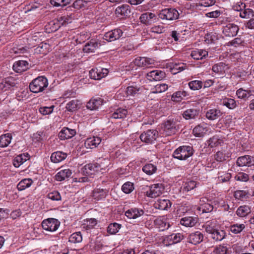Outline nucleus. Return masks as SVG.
I'll list each match as a JSON object with an SVG mask.
<instances>
[{
  "instance_id": "1",
  "label": "nucleus",
  "mask_w": 254,
  "mask_h": 254,
  "mask_svg": "<svg viewBox=\"0 0 254 254\" xmlns=\"http://www.w3.org/2000/svg\"><path fill=\"white\" fill-rule=\"evenodd\" d=\"M48 85V79L45 77L41 76L31 81L29 85V89L32 92L38 93L43 91Z\"/></svg>"
},
{
  "instance_id": "2",
  "label": "nucleus",
  "mask_w": 254,
  "mask_h": 254,
  "mask_svg": "<svg viewBox=\"0 0 254 254\" xmlns=\"http://www.w3.org/2000/svg\"><path fill=\"white\" fill-rule=\"evenodd\" d=\"M193 153L194 150L192 146H181L174 151L173 156L178 160H185L191 156Z\"/></svg>"
},
{
  "instance_id": "3",
  "label": "nucleus",
  "mask_w": 254,
  "mask_h": 254,
  "mask_svg": "<svg viewBox=\"0 0 254 254\" xmlns=\"http://www.w3.org/2000/svg\"><path fill=\"white\" fill-rule=\"evenodd\" d=\"M158 17L163 20L172 21L178 19L179 13L176 8H166L159 11Z\"/></svg>"
},
{
  "instance_id": "4",
  "label": "nucleus",
  "mask_w": 254,
  "mask_h": 254,
  "mask_svg": "<svg viewBox=\"0 0 254 254\" xmlns=\"http://www.w3.org/2000/svg\"><path fill=\"white\" fill-rule=\"evenodd\" d=\"M159 136L158 132L156 129H148L140 135L141 141L147 144H153Z\"/></svg>"
},
{
  "instance_id": "5",
  "label": "nucleus",
  "mask_w": 254,
  "mask_h": 254,
  "mask_svg": "<svg viewBox=\"0 0 254 254\" xmlns=\"http://www.w3.org/2000/svg\"><path fill=\"white\" fill-rule=\"evenodd\" d=\"M162 130L163 132L161 133L163 135L169 136L175 134L177 131V122L171 120L167 121L162 127Z\"/></svg>"
},
{
  "instance_id": "6",
  "label": "nucleus",
  "mask_w": 254,
  "mask_h": 254,
  "mask_svg": "<svg viewBox=\"0 0 254 254\" xmlns=\"http://www.w3.org/2000/svg\"><path fill=\"white\" fill-rule=\"evenodd\" d=\"M60 225V222L57 219L50 218L44 220L42 223V228L48 231H56Z\"/></svg>"
},
{
  "instance_id": "7",
  "label": "nucleus",
  "mask_w": 254,
  "mask_h": 254,
  "mask_svg": "<svg viewBox=\"0 0 254 254\" xmlns=\"http://www.w3.org/2000/svg\"><path fill=\"white\" fill-rule=\"evenodd\" d=\"M239 28L234 23H228L222 27V33L224 36L227 37H233L237 35Z\"/></svg>"
},
{
  "instance_id": "8",
  "label": "nucleus",
  "mask_w": 254,
  "mask_h": 254,
  "mask_svg": "<svg viewBox=\"0 0 254 254\" xmlns=\"http://www.w3.org/2000/svg\"><path fill=\"white\" fill-rule=\"evenodd\" d=\"M164 187L162 184H156L151 185L149 190L146 192L148 197L155 198L162 194Z\"/></svg>"
},
{
  "instance_id": "9",
  "label": "nucleus",
  "mask_w": 254,
  "mask_h": 254,
  "mask_svg": "<svg viewBox=\"0 0 254 254\" xmlns=\"http://www.w3.org/2000/svg\"><path fill=\"white\" fill-rule=\"evenodd\" d=\"M130 12V7L127 4L120 5L115 10L116 16L121 19L129 16Z\"/></svg>"
},
{
  "instance_id": "10",
  "label": "nucleus",
  "mask_w": 254,
  "mask_h": 254,
  "mask_svg": "<svg viewBox=\"0 0 254 254\" xmlns=\"http://www.w3.org/2000/svg\"><path fill=\"white\" fill-rule=\"evenodd\" d=\"M123 34V31L117 28L106 33L103 38L108 42H112L119 39Z\"/></svg>"
},
{
  "instance_id": "11",
  "label": "nucleus",
  "mask_w": 254,
  "mask_h": 254,
  "mask_svg": "<svg viewBox=\"0 0 254 254\" xmlns=\"http://www.w3.org/2000/svg\"><path fill=\"white\" fill-rule=\"evenodd\" d=\"M154 63V60L146 57H137L133 61L136 66L141 67H148Z\"/></svg>"
},
{
  "instance_id": "12",
  "label": "nucleus",
  "mask_w": 254,
  "mask_h": 254,
  "mask_svg": "<svg viewBox=\"0 0 254 254\" xmlns=\"http://www.w3.org/2000/svg\"><path fill=\"white\" fill-rule=\"evenodd\" d=\"M101 169V166L97 163H89L84 166L83 172L84 174L90 176L98 172Z\"/></svg>"
},
{
  "instance_id": "13",
  "label": "nucleus",
  "mask_w": 254,
  "mask_h": 254,
  "mask_svg": "<svg viewBox=\"0 0 254 254\" xmlns=\"http://www.w3.org/2000/svg\"><path fill=\"white\" fill-rule=\"evenodd\" d=\"M203 235L200 231L191 233L188 237V242L194 245L200 244L203 240Z\"/></svg>"
},
{
  "instance_id": "14",
  "label": "nucleus",
  "mask_w": 254,
  "mask_h": 254,
  "mask_svg": "<svg viewBox=\"0 0 254 254\" xmlns=\"http://www.w3.org/2000/svg\"><path fill=\"white\" fill-rule=\"evenodd\" d=\"M29 63L23 60H19L15 62L12 66L14 71L17 73H21L29 69Z\"/></svg>"
},
{
  "instance_id": "15",
  "label": "nucleus",
  "mask_w": 254,
  "mask_h": 254,
  "mask_svg": "<svg viewBox=\"0 0 254 254\" xmlns=\"http://www.w3.org/2000/svg\"><path fill=\"white\" fill-rule=\"evenodd\" d=\"M237 164L239 166H252L254 165V157L249 155L239 157L237 159Z\"/></svg>"
},
{
  "instance_id": "16",
  "label": "nucleus",
  "mask_w": 254,
  "mask_h": 254,
  "mask_svg": "<svg viewBox=\"0 0 254 254\" xmlns=\"http://www.w3.org/2000/svg\"><path fill=\"white\" fill-rule=\"evenodd\" d=\"M144 213V211L141 208L133 207L128 209L125 212V215L129 219H136Z\"/></svg>"
},
{
  "instance_id": "17",
  "label": "nucleus",
  "mask_w": 254,
  "mask_h": 254,
  "mask_svg": "<svg viewBox=\"0 0 254 254\" xmlns=\"http://www.w3.org/2000/svg\"><path fill=\"white\" fill-rule=\"evenodd\" d=\"M141 23L149 25L156 20V15L151 12H145L142 14L139 17Z\"/></svg>"
},
{
  "instance_id": "18",
  "label": "nucleus",
  "mask_w": 254,
  "mask_h": 254,
  "mask_svg": "<svg viewBox=\"0 0 254 254\" xmlns=\"http://www.w3.org/2000/svg\"><path fill=\"white\" fill-rule=\"evenodd\" d=\"M101 138L98 136H93L86 139L84 146L86 148H96L101 142Z\"/></svg>"
},
{
  "instance_id": "19",
  "label": "nucleus",
  "mask_w": 254,
  "mask_h": 254,
  "mask_svg": "<svg viewBox=\"0 0 254 254\" xmlns=\"http://www.w3.org/2000/svg\"><path fill=\"white\" fill-rule=\"evenodd\" d=\"M223 115V113L220 110L216 108H213L208 110L206 113V117L209 120H215L221 117Z\"/></svg>"
},
{
  "instance_id": "20",
  "label": "nucleus",
  "mask_w": 254,
  "mask_h": 254,
  "mask_svg": "<svg viewBox=\"0 0 254 254\" xmlns=\"http://www.w3.org/2000/svg\"><path fill=\"white\" fill-rule=\"evenodd\" d=\"M76 134L75 129H70L68 127H64L59 133V137L62 140L71 138Z\"/></svg>"
},
{
  "instance_id": "21",
  "label": "nucleus",
  "mask_w": 254,
  "mask_h": 254,
  "mask_svg": "<svg viewBox=\"0 0 254 254\" xmlns=\"http://www.w3.org/2000/svg\"><path fill=\"white\" fill-rule=\"evenodd\" d=\"M240 10L239 15L242 18H250L254 16V12L253 9L251 8H246V5L244 3H241Z\"/></svg>"
},
{
  "instance_id": "22",
  "label": "nucleus",
  "mask_w": 254,
  "mask_h": 254,
  "mask_svg": "<svg viewBox=\"0 0 254 254\" xmlns=\"http://www.w3.org/2000/svg\"><path fill=\"white\" fill-rule=\"evenodd\" d=\"M103 102V99L100 97L92 98L87 103L86 107L91 110H96L102 105Z\"/></svg>"
},
{
  "instance_id": "23",
  "label": "nucleus",
  "mask_w": 254,
  "mask_h": 254,
  "mask_svg": "<svg viewBox=\"0 0 254 254\" xmlns=\"http://www.w3.org/2000/svg\"><path fill=\"white\" fill-rule=\"evenodd\" d=\"M184 238L183 234L177 233L168 235L166 237V240L169 245H173L180 242Z\"/></svg>"
},
{
  "instance_id": "24",
  "label": "nucleus",
  "mask_w": 254,
  "mask_h": 254,
  "mask_svg": "<svg viewBox=\"0 0 254 254\" xmlns=\"http://www.w3.org/2000/svg\"><path fill=\"white\" fill-rule=\"evenodd\" d=\"M98 47L99 44L95 40L92 39L85 45L83 51L87 53H94Z\"/></svg>"
},
{
  "instance_id": "25",
  "label": "nucleus",
  "mask_w": 254,
  "mask_h": 254,
  "mask_svg": "<svg viewBox=\"0 0 254 254\" xmlns=\"http://www.w3.org/2000/svg\"><path fill=\"white\" fill-rule=\"evenodd\" d=\"M108 191L106 189L97 188L93 190L92 196L96 200H100L105 198L108 194Z\"/></svg>"
},
{
  "instance_id": "26",
  "label": "nucleus",
  "mask_w": 254,
  "mask_h": 254,
  "mask_svg": "<svg viewBox=\"0 0 254 254\" xmlns=\"http://www.w3.org/2000/svg\"><path fill=\"white\" fill-rule=\"evenodd\" d=\"M147 76L152 78L154 80L160 81L165 78L166 73L161 70H153L147 73Z\"/></svg>"
},
{
  "instance_id": "27",
  "label": "nucleus",
  "mask_w": 254,
  "mask_h": 254,
  "mask_svg": "<svg viewBox=\"0 0 254 254\" xmlns=\"http://www.w3.org/2000/svg\"><path fill=\"white\" fill-rule=\"evenodd\" d=\"M72 174L69 169L61 170L56 175V180L58 181H62L68 178Z\"/></svg>"
},
{
  "instance_id": "28",
  "label": "nucleus",
  "mask_w": 254,
  "mask_h": 254,
  "mask_svg": "<svg viewBox=\"0 0 254 254\" xmlns=\"http://www.w3.org/2000/svg\"><path fill=\"white\" fill-rule=\"evenodd\" d=\"M197 222V218L195 217L187 216L181 219L180 223L186 227H193Z\"/></svg>"
},
{
  "instance_id": "29",
  "label": "nucleus",
  "mask_w": 254,
  "mask_h": 254,
  "mask_svg": "<svg viewBox=\"0 0 254 254\" xmlns=\"http://www.w3.org/2000/svg\"><path fill=\"white\" fill-rule=\"evenodd\" d=\"M199 111L196 109H189L183 114V117L186 120L195 119L198 117Z\"/></svg>"
},
{
  "instance_id": "30",
  "label": "nucleus",
  "mask_w": 254,
  "mask_h": 254,
  "mask_svg": "<svg viewBox=\"0 0 254 254\" xmlns=\"http://www.w3.org/2000/svg\"><path fill=\"white\" fill-rule=\"evenodd\" d=\"M208 56V52L204 50L195 49L191 52V57L196 60H202Z\"/></svg>"
},
{
  "instance_id": "31",
  "label": "nucleus",
  "mask_w": 254,
  "mask_h": 254,
  "mask_svg": "<svg viewBox=\"0 0 254 254\" xmlns=\"http://www.w3.org/2000/svg\"><path fill=\"white\" fill-rule=\"evenodd\" d=\"M230 157L231 153L225 150L217 151L214 155L215 159L220 162L226 161Z\"/></svg>"
},
{
  "instance_id": "32",
  "label": "nucleus",
  "mask_w": 254,
  "mask_h": 254,
  "mask_svg": "<svg viewBox=\"0 0 254 254\" xmlns=\"http://www.w3.org/2000/svg\"><path fill=\"white\" fill-rule=\"evenodd\" d=\"M97 224V220L95 218H89L84 220L81 225L82 228L86 230L93 229Z\"/></svg>"
},
{
  "instance_id": "33",
  "label": "nucleus",
  "mask_w": 254,
  "mask_h": 254,
  "mask_svg": "<svg viewBox=\"0 0 254 254\" xmlns=\"http://www.w3.org/2000/svg\"><path fill=\"white\" fill-rule=\"evenodd\" d=\"M66 154L61 151H57L52 154L51 160L52 162L57 163L65 159L66 157Z\"/></svg>"
},
{
  "instance_id": "34",
  "label": "nucleus",
  "mask_w": 254,
  "mask_h": 254,
  "mask_svg": "<svg viewBox=\"0 0 254 254\" xmlns=\"http://www.w3.org/2000/svg\"><path fill=\"white\" fill-rule=\"evenodd\" d=\"M33 181L31 179L27 178L22 179L17 185V188L18 190L22 191L26 189L29 188L33 184Z\"/></svg>"
},
{
  "instance_id": "35",
  "label": "nucleus",
  "mask_w": 254,
  "mask_h": 254,
  "mask_svg": "<svg viewBox=\"0 0 254 254\" xmlns=\"http://www.w3.org/2000/svg\"><path fill=\"white\" fill-rule=\"evenodd\" d=\"M217 182L218 183H227L232 178L231 174L226 172H220L218 174Z\"/></svg>"
},
{
  "instance_id": "36",
  "label": "nucleus",
  "mask_w": 254,
  "mask_h": 254,
  "mask_svg": "<svg viewBox=\"0 0 254 254\" xmlns=\"http://www.w3.org/2000/svg\"><path fill=\"white\" fill-rule=\"evenodd\" d=\"M216 222L217 221L215 220L208 221L202 227L206 232L211 235L216 230Z\"/></svg>"
},
{
  "instance_id": "37",
  "label": "nucleus",
  "mask_w": 254,
  "mask_h": 254,
  "mask_svg": "<svg viewBox=\"0 0 254 254\" xmlns=\"http://www.w3.org/2000/svg\"><path fill=\"white\" fill-rule=\"evenodd\" d=\"M12 135L10 133H6L0 136V147L2 148L7 147L11 142Z\"/></svg>"
},
{
  "instance_id": "38",
  "label": "nucleus",
  "mask_w": 254,
  "mask_h": 254,
  "mask_svg": "<svg viewBox=\"0 0 254 254\" xmlns=\"http://www.w3.org/2000/svg\"><path fill=\"white\" fill-rule=\"evenodd\" d=\"M47 30H49L48 32H54L60 28V23L58 22L57 19H55L49 22L46 26Z\"/></svg>"
},
{
  "instance_id": "39",
  "label": "nucleus",
  "mask_w": 254,
  "mask_h": 254,
  "mask_svg": "<svg viewBox=\"0 0 254 254\" xmlns=\"http://www.w3.org/2000/svg\"><path fill=\"white\" fill-rule=\"evenodd\" d=\"M251 212V207L248 205H245L238 207L236 214L239 217H243L247 216Z\"/></svg>"
},
{
  "instance_id": "40",
  "label": "nucleus",
  "mask_w": 254,
  "mask_h": 254,
  "mask_svg": "<svg viewBox=\"0 0 254 254\" xmlns=\"http://www.w3.org/2000/svg\"><path fill=\"white\" fill-rule=\"evenodd\" d=\"M188 95L187 92L186 91L180 90L174 93L171 97V100L176 102L181 101L183 97H186Z\"/></svg>"
},
{
  "instance_id": "41",
  "label": "nucleus",
  "mask_w": 254,
  "mask_h": 254,
  "mask_svg": "<svg viewBox=\"0 0 254 254\" xmlns=\"http://www.w3.org/2000/svg\"><path fill=\"white\" fill-rule=\"evenodd\" d=\"M157 167L155 165L151 163L145 164L142 167V171L148 175H152L157 171Z\"/></svg>"
},
{
  "instance_id": "42",
  "label": "nucleus",
  "mask_w": 254,
  "mask_h": 254,
  "mask_svg": "<svg viewBox=\"0 0 254 254\" xmlns=\"http://www.w3.org/2000/svg\"><path fill=\"white\" fill-rule=\"evenodd\" d=\"M221 104L223 106H225L229 109H234L237 106L236 101L232 98H225L221 101Z\"/></svg>"
},
{
  "instance_id": "43",
  "label": "nucleus",
  "mask_w": 254,
  "mask_h": 254,
  "mask_svg": "<svg viewBox=\"0 0 254 254\" xmlns=\"http://www.w3.org/2000/svg\"><path fill=\"white\" fill-rule=\"evenodd\" d=\"M127 113L128 111L127 109L120 108L114 112L112 117L114 119H124L126 117Z\"/></svg>"
},
{
  "instance_id": "44",
  "label": "nucleus",
  "mask_w": 254,
  "mask_h": 254,
  "mask_svg": "<svg viewBox=\"0 0 254 254\" xmlns=\"http://www.w3.org/2000/svg\"><path fill=\"white\" fill-rule=\"evenodd\" d=\"M155 225L162 231L167 229L170 227V224L165 222L161 217H158L154 221Z\"/></svg>"
},
{
  "instance_id": "45",
  "label": "nucleus",
  "mask_w": 254,
  "mask_h": 254,
  "mask_svg": "<svg viewBox=\"0 0 254 254\" xmlns=\"http://www.w3.org/2000/svg\"><path fill=\"white\" fill-rule=\"evenodd\" d=\"M27 156L25 154H20L16 156L13 160V164L14 167H19L27 160Z\"/></svg>"
},
{
  "instance_id": "46",
  "label": "nucleus",
  "mask_w": 254,
  "mask_h": 254,
  "mask_svg": "<svg viewBox=\"0 0 254 254\" xmlns=\"http://www.w3.org/2000/svg\"><path fill=\"white\" fill-rule=\"evenodd\" d=\"M222 142V140L218 136H213L207 141L208 146L211 148L218 146Z\"/></svg>"
},
{
  "instance_id": "47",
  "label": "nucleus",
  "mask_w": 254,
  "mask_h": 254,
  "mask_svg": "<svg viewBox=\"0 0 254 254\" xmlns=\"http://www.w3.org/2000/svg\"><path fill=\"white\" fill-rule=\"evenodd\" d=\"M225 237V233L223 230H216L211 234V237L216 241H220L224 239Z\"/></svg>"
},
{
  "instance_id": "48",
  "label": "nucleus",
  "mask_w": 254,
  "mask_h": 254,
  "mask_svg": "<svg viewBox=\"0 0 254 254\" xmlns=\"http://www.w3.org/2000/svg\"><path fill=\"white\" fill-rule=\"evenodd\" d=\"M79 101L77 100H72L69 102L66 105V109L70 112H73L79 108Z\"/></svg>"
},
{
  "instance_id": "49",
  "label": "nucleus",
  "mask_w": 254,
  "mask_h": 254,
  "mask_svg": "<svg viewBox=\"0 0 254 254\" xmlns=\"http://www.w3.org/2000/svg\"><path fill=\"white\" fill-rule=\"evenodd\" d=\"M82 240V237L80 232L73 233L69 238L68 242L71 243H79Z\"/></svg>"
},
{
  "instance_id": "50",
  "label": "nucleus",
  "mask_w": 254,
  "mask_h": 254,
  "mask_svg": "<svg viewBox=\"0 0 254 254\" xmlns=\"http://www.w3.org/2000/svg\"><path fill=\"white\" fill-rule=\"evenodd\" d=\"M205 131L204 127L200 125H198L193 129L192 132L195 137H201L204 136Z\"/></svg>"
},
{
  "instance_id": "51",
  "label": "nucleus",
  "mask_w": 254,
  "mask_h": 254,
  "mask_svg": "<svg viewBox=\"0 0 254 254\" xmlns=\"http://www.w3.org/2000/svg\"><path fill=\"white\" fill-rule=\"evenodd\" d=\"M196 187V183L194 181L186 182L182 188L183 192H188L194 189Z\"/></svg>"
},
{
  "instance_id": "52",
  "label": "nucleus",
  "mask_w": 254,
  "mask_h": 254,
  "mask_svg": "<svg viewBox=\"0 0 254 254\" xmlns=\"http://www.w3.org/2000/svg\"><path fill=\"white\" fill-rule=\"evenodd\" d=\"M156 204L158 206V209L161 210L167 209L171 206L170 201L167 199H159Z\"/></svg>"
},
{
  "instance_id": "53",
  "label": "nucleus",
  "mask_w": 254,
  "mask_h": 254,
  "mask_svg": "<svg viewBox=\"0 0 254 254\" xmlns=\"http://www.w3.org/2000/svg\"><path fill=\"white\" fill-rule=\"evenodd\" d=\"M134 189V184L130 182H126L122 187V190L127 194L131 192Z\"/></svg>"
},
{
  "instance_id": "54",
  "label": "nucleus",
  "mask_w": 254,
  "mask_h": 254,
  "mask_svg": "<svg viewBox=\"0 0 254 254\" xmlns=\"http://www.w3.org/2000/svg\"><path fill=\"white\" fill-rule=\"evenodd\" d=\"M140 88L133 85L128 86L126 89V93L127 96H135L139 93Z\"/></svg>"
},
{
  "instance_id": "55",
  "label": "nucleus",
  "mask_w": 254,
  "mask_h": 254,
  "mask_svg": "<svg viewBox=\"0 0 254 254\" xmlns=\"http://www.w3.org/2000/svg\"><path fill=\"white\" fill-rule=\"evenodd\" d=\"M245 228V226L243 224H236L231 225L230 227V230L231 232L236 234L241 233Z\"/></svg>"
},
{
  "instance_id": "56",
  "label": "nucleus",
  "mask_w": 254,
  "mask_h": 254,
  "mask_svg": "<svg viewBox=\"0 0 254 254\" xmlns=\"http://www.w3.org/2000/svg\"><path fill=\"white\" fill-rule=\"evenodd\" d=\"M189 86L190 89L197 90L200 89L203 85V83L200 80H193L189 83Z\"/></svg>"
},
{
  "instance_id": "57",
  "label": "nucleus",
  "mask_w": 254,
  "mask_h": 254,
  "mask_svg": "<svg viewBox=\"0 0 254 254\" xmlns=\"http://www.w3.org/2000/svg\"><path fill=\"white\" fill-rule=\"evenodd\" d=\"M225 66L226 64L222 62L219 63L212 66V70L216 73H221L224 71Z\"/></svg>"
},
{
  "instance_id": "58",
  "label": "nucleus",
  "mask_w": 254,
  "mask_h": 254,
  "mask_svg": "<svg viewBox=\"0 0 254 254\" xmlns=\"http://www.w3.org/2000/svg\"><path fill=\"white\" fill-rule=\"evenodd\" d=\"M121 225L114 223L110 224L108 227V232L110 234H115L117 233L120 229Z\"/></svg>"
},
{
  "instance_id": "59",
  "label": "nucleus",
  "mask_w": 254,
  "mask_h": 254,
  "mask_svg": "<svg viewBox=\"0 0 254 254\" xmlns=\"http://www.w3.org/2000/svg\"><path fill=\"white\" fill-rule=\"evenodd\" d=\"M236 94L238 97L240 99H244L249 97L250 93L248 90H244L242 88H240L237 91Z\"/></svg>"
},
{
  "instance_id": "60",
  "label": "nucleus",
  "mask_w": 254,
  "mask_h": 254,
  "mask_svg": "<svg viewBox=\"0 0 254 254\" xmlns=\"http://www.w3.org/2000/svg\"><path fill=\"white\" fill-rule=\"evenodd\" d=\"M213 206L210 203H204L201 204L200 207V210L201 209L202 213H208L213 210Z\"/></svg>"
},
{
  "instance_id": "61",
  "label": "nucleus",
  "mask_w": 254,
  "mask_h": 254,
  "mask_svg": "<svg viewBox=\"0 0 254 254\" xmlns=\"http://www.w3.org/2000/svg\"><path fill=\"white\" fill-rule=\"evenodd\" d=\"M87 2L84 0H76L72 4V7L78 10L86 6Z\"/></svg>"
},
{
  "instance_id": "62",
  "label": "nucleus",
  "mask_w": 254,
  "mask_h": 254,
  "mask_svg": "<svg viewBox=\"0 0 254 254\" xmlns=\"http://www.w3.org/2000/svg\"><path fill=\"white\" fill-rule=\"evenodd\" d=\"M57 19L58 22L60 23V27L61 25L71 22V18L68 15L59 16Z\"/></svg>"
},
{
  "instance_id": "63",
  "label": "nucleus",
  "mask_w": 254,
  "mask_h": 254,
  "mask_svg": "<svg viewBox=\"0 0 254 254\" xmlns=\"http://www.w3.org/2000/svg\"><path fill=\"white\" fill-rule=\"evenodd\" d=\"M236 180L242 182H247L249 180V175L243 172L238 173L235 177Z\"/></svg>"
},
{
  "instance_id": "64",
  "label": "nucleus",
  "mask_w": 254,
  "mask_h": 254,
  "mask_svg": "<svg viewBox=\"0 0 254 254\" xmlns=\"http://www.w3.org/2000/svg\"><path fill=\"white\" fill-rule=\"evenodd\" d=\"M234 196L238 199H245L248 197V192L244 190H238L235 192Z\"/></svg>"
}]
</instances>
